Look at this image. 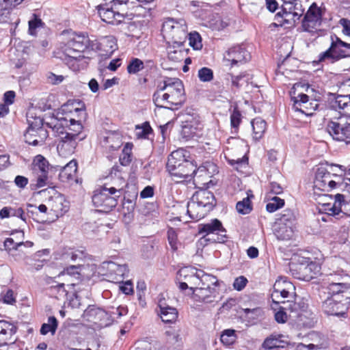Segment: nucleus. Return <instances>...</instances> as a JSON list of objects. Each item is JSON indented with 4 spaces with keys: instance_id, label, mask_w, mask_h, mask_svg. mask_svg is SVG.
Returning a JSON list of instances; mask_svg holds the SVG:
<instances>
[{
    "instance_id": "nucleus-20",
    "label": "nucleus",
    "mask_w": 350,
    "mask_h": 350,
    "mask_svg": "<svg viewBox=\"0 0 350 350\" xmlns=\"http://www.w3.org/2000/svg\"><path fill=\"white\" fill-rule=\"evenodd\" d=\"M293 108L295 111L301 112L306 116H312L319 107L317 99H309L305 94H299L297 96L292 97Z\"/></svg>"
},
{
    "instance_id": "nucleus-2",
    "label": "nucleus",
    "mask_w": 350,
    "mask_h": 350,
    "mask_svg": "<svg viewBox=\"0 0 350 350\" xmlns=\"http://www.w3.org/2000/svg\"><path fill=\"white\" fill-rule=\"evenodd\" d=\"M344 88H350V79L344 83ZM332 108L340 110V113L349 116L347 120L339 118L328 122L326 131L336 141L350 143V92L338 95L332 104Z\"/></svg>"
},
{
    "instance_id": "nucleus-6",
    "label": "nucleus",
    "mask_w": 350,
    "mask_h": 350,
    "mask_svg": "<svg viewBox=\"0 0 350 350\" xmlns=\"http://www.w3.org/2000/svg\"><path fill=\"white\" fill-rule=\"evenodd\" d=\"M188 157V152L184 149L173 151L169 156L167 169L174 182L187 181L196 173V166L187 159Z\"/></svg>"
},
{
    "instance_id": "nucleus-63",
    "label": "nucleus",
    "mask_w": 350,
    "mask_h": 350,
    "mask_svg": "<svg viewBox=\"0 0 350 350\" xmlns=\"http://www.w3.org/2000/svg\"><path fill=\"white\" fill-rule=\"evenodd\" d=\"M84 257L83 252L81 251H70L66 254V258H70L72 261H77V260H82Z\"/></svg>"
},
{
    "instance_id": "nucleus-34",
    "label": "nucleus",
    "mask_w": 350,
    "mask_h": 350,
    "mask_svg": "<svg viewBox=\"0 0 350 350\" xmlns=\"http://www.w3.org/2000/svg\"><path fill=\"white\" fill-rule=\"evenodd\" d=\"M226 80L231 83L232 87L239 88L250 80L249 75L245 72H241L238 75H234L231 73L226 75Z\"/></svg>"
},
{
    "instance_id": "nucleus-36",
    "label": "nucleus",
    "mask_w": 350,
    "mask_h": 350,
    "mask_svg": "<svg viewBox=\"0 0 350 350\" xmlns=\"http://www.w3.org/2000/svg\"><path fill=\"white\" fill-rule=\"evenodd\" d=\"M199 286L216 288L219 286V281L215 276L206 273L202 270H199Z\"/></svg>"
},
{
    "instance_id": "nucleus-16",
    "label": "nucleus",
    "mask_w": 350,
    "mask_h": 350,
    "mask_svg": "<svg viewBox=\"0 0 350 350\" xmlns=\"http://www.w3.org/2000/svg\"><path fill=\"white\" fill-rule=\"evenodd\" d=\"M42 120L35 119V123H29L25 134L26 142L32 146L41 145L47 137V131L42 126Z\"/></svg>"
},
{
    "instance_id": "nucleus-22",
    "label": "nucleus",
    "mask_w": 350,
    "mask_h": 350,
    "mask_svg": "<svg viewBox=\"0 0 350 350\" xmlns=\"http://www.w3.org/2000/svg\"><path fill=\"white\" fill-rule=\"evenodd\" d=\"M103 269L109 272L111 279L116 283H120L128 275L129 269L126 264L119 265L112 261H105L101 265Z\"/></svg>"
},
{
    "instance_id": "nucleus-26",
    "label": "nucleus",
    "mask_w": 350,
    "mask_h": 350,
    "mask_svg": "<svg viewBox=\"0 0 350 350\" xmlns=\"http://www.w3.org/2000/svg\"><path fill=\"white\" fill-rule=\"evenodd\" d=\"M193 298L205 303H212L218 295L216 288L198 286L192 293Z\"/></svg>"
},
{
    "instance_id": "nucleus-28",
    "label": "nucleus",
    "mask_w": 350,
    "mask_h": 350,
    "mask_svg": "<svg viewBox=\"0 0 350 350\" xmlns=\"http://www.w3.org/2000/svg\"><path fill=\"white\" fill-rule=\"evenodd\" d=\"M194 200L199 201L200 204H202L210 211L215 205V198L213 193L207 189H200L197 191L193 196Z\"/></svg>"
},
{
    "instance_id": "nucleus-38",
    "label": "nucleus",
    "mask_w": 350,
    "mask_h": 350,
    "mask_svg": "<svg viewBox=\"0 0 350 350\" xmlns=\"http://www.w3.org/2000/svg\"><path fill=\"white\" fill-rule=\"evenodd\" d=\"M79 105H83V107L81 110H83L85 113V104L81 101V100H73V101H68L66 105H64V107H66L67 109L66 110L69 111V113L67 115L66 118L68 119H71L72 117L75 118V119L78 120L77 115L79 113H78V109L79 108Z\"/></svg>"
},
{
    "instance_id": "nucleus-64",
    "label": "nucleus",
    "mask_w": 350,
    "mask_h": 350,
    "mask_svg": "<svg viewBox=\"0 0 350 350\" xmlns=\"http://www.w3.org/2000/svg\"><path fill=\"white\" fill-rule=\"evenodd\" d=\"M3 301L8 304H12L15 302L14 293L12 290H8L4 294L2 295Z\"/></svg>"
},
{
    "instance_id": "nucleus-4",
    "label": "nucleus",
    "mask_w": 350,
    "mask_h": 350,
    "mask_svg": "<svg viewBox=\"0 0 350 350\" xmlns=\"http://www.w3.org/2000/svg\"><path fill=\"white\" fill-rule=\"evenodd\" d=\"M185 100L183 83L177 78L165 79L163 85H159L153 94V101L157 107L170 109L182 105Z\"/></svg>"
},
{
    "instance_id": "nucleus-58",
    "label": "nucleus",
    "mask_w": 350,
    "mask_h": 350,
    "mask_svg": "<svg viewBox=\"0 0 350 350\" xmlns=\"http://www.w3.org/2000/svg\"><path fill=\"white\" fill-rule=\"evenodd\" d=\"M241 122V114L237 109H234L230 116V124L232 127L237 129Z\"/></svg>"
},
{
    "instance_id": "nucleus-41",
    "label": "nucleus",
    "mask_w": 350,
    "mask_h": 350,
    "mask_svg": "<svg viewBox=\"0 0 350 350\" xmlns=\"http://www.w3.org/2000/svg\"><path fill=\"white\" fill-rule=\"evenodd\" d=\"M58 322L55 317H50L46 323H43L40 328V334L46 335L51 332L53 335L55 333Z\"/></svg>"
},
{
    "instance_id": "nucleus-29",
    "label": "nucleus",
    "mask_w": 350,
    "mask_h": 350,
    "mask_svg": "<svg viewBox=\"0 0 350 350\" xmlns=\"http://www.w3.org/2000/svg\"><path fill=\"white\" fill-rule=\"evenodd\" d=\"M16 327L10 322L0 319V347L7 345L16 333Z\"/></svg>"
},
{
    "instance_id": "nucleus-33",
    "label": "nucleus",
    "mask_w": 350,
    "mask_h": 350,
    "mask_svg": "<svg viewBox=\"0 0 350 350\" xmlns=\"http://www.w3.org/2000/svg\"><path fill=\"white\" fill-rule=\"evenodd\" d=\"M253 128V139L258 141L261 139L266 130L267 123L260 118H256L252 121Z\"/></svg>"
},
{
    "instance_id": "nucleus-54",
    "label": "nucleus",
    "mask_w": 350,
    "mask_h": 350,
    "mask_svg": "<svg viewBox=\"0 0 350 350\" xmlns=\"http://www.w3.org/2000/svg\"><path fill=\"white\" fill-rule=\"evenodd\" d=\"M198 77L202 82H209L213 79V72L209 68L203 67L198 70Z\"/></svg>"
},
{
    "instance_id": "nucleus-24",
    "label": "nucleus",
    "mask_w": 350,
    "mask_h": 350,
    "mask_svg": "<svg viewBox=\"0 0 350 350\" xmlns=\"http://www.w3.org/2000/svg\"><path fill=\"white\" fill-rule=\"evenodd\" d=\"M347 304L336 299L328 297L323 302L322 308L328 315L342 316L345 314Z\"/></svg>"
},
{
    "instance_id": "nucleus-31",
    "label": "nucleus",
    "mask_w": 350,
    "mask_h": 350,
    "mask_svg": "<svg viewBox=\"0 0 350 350\" xmlns=\"http://www.w3.org/2000/svg\"><path fill=\"white\" fill-rule=\"evenodd\" d=\"M107 315V314L104 310L96 308L94 306H89L87 309L84 310L83 314V317L90 322L101 321L104 319Z\"/></svg>"
},
{
    "instance_id": "nucleus-30",
    "label": "nucleus",
    "mask_w": 350,
    "mask_h": 350,
    "mask_svg": "<svg viewBox=\"0 0 350 350\" xmlns=\"http://www.w3.org/2000/svg\"><path fill=\"white\" fill-rule=\"evenodd\" d=\"M295 228V227L275 222L274 226V234L279 240H290L294 235Z\"/></svg>"
},
{
    "instance_id": "nucleus-56",
    "label": "nucleus",
    "mask_w": 350,
    "mask_h": 350,
    "mask_svg": "<svg viewBox=\"0 0 350 350\" xmlns=\"http://www.w3.org/2000/svg\"><path fill=\"white\" fill-rule=\"evenodd\" d=\"M248 281L245 276H239L235 278L233 282V287L238 291H242L247 285Z\"/></svg>"
},
{
    "instance_id": "nucleus-43",
    "label": "nucleus",
    "mask_w": 350,
    "mask_h": 350,
    "mask_svg": "<svg viewBox=\"0 0 350 350\" xmlns=\"http://www.w3.org/2000/svg\"><path fill=\"white\" fill-rule=\"evenodd\" d=\"M221 342L226 346L234 344L237 340L235 330L232 329H225L222 332L220 337Z\"/></svg>"
},
{
    "instance_id": "nucleus-53",
    "label": "nucleus",
    "mask_w": 350,
    "mask_h": 350,
    "mask_svg": "<svg viewBox=\"0 0 350 350\" xmlns=\"http://www.w3.org/2000/svg\"><path fill=\"white\" fill-rule=\"evenodd\" d=\"M152 132V129L148 122H145L142 126H136V135L138 138H148Z\"/></svg>"
},
{
    "instance_id": "nucleus-60",
    "label": "nucleus",
    "mask_w": 350,
    "mask_h": 350,
    "mask_svg": "<svg viewBox=\"0 0 350 350\" xmlns=\"http://www.w3.org/2000/svg\"><path fill=\"white\" fill-rule=\"evenodd\" d=\"M23 245V242L15 243L12 238H7L4 241V247L7 250H18V248Z\"/></svg>"
},
{
    "instance_id": "nucleus-7",
    "label": "nucleus",
    "mask_w": 350,
    "mask_h": 350,
    "mask_svg": "<svg viewBox=\"0 0 350 350\" xmlns=\"http://www.w3.org/2000/svg\"><path fill=\"white\" fill-rule=\"evenodd\" d=\"M295 286L286 277L279 278L273 285V291L271 293V299L273 303L282 304V308L288 310L291 313L297 314L298 309L304 310L307 308V304L300 300L293 301H285L286 298L293 297L295 293Z\"/></svg>"
},
{
    "instance_id": "nucleus-8",
    "label": "nucleus",
    "mask_w": 350,
    "mask_h": 350,
    "mask_svg": "<svg viewBox=\"0 0 350 350\" xmlns=\"http://www.w3.org/2000/svg\"><path fill=\"white\" fill-rule=\"evenodd\" d=\"M161 33L169 43L183 44L188 35L186 22L183 19L167 18L163 23Z\"/></svg>"
},
{
    "instance_id": "nucleus-23",
    "label": "nucleus",
    "mask_w": 350,
    "mask_h": 350,
    "mask_svg": "<svg viewBox=\"0 0 350 350\" xmlns=\"http://www.w3.org/2000/svg\"><path fill=\"white\" fill-rule=\"evenodd\" d=\"M250 59V53L241 46L229 49L224 55V59L230 62L231 66L243 64Z\"/></svg>"
},
{
    "instance_id": "nucleus-1",
    "label": "nucleus",
    "mask_w": 350,
    "mask_h": 350,
    "mask_svg": "<svg viewBox=\"0 0 350 350\" xmlns=\"http://www.w3.org/2000/svg\"><path fill=\"white\" fill-rule=\"evenodd\" d=\"M116 40L113 36H105L92 40L83 32L64 31L58 44L59 58L72 71L79 72L87 68L90 58L83 53L87 50L98 51L101 55L110 56L116 49Z\"/></svg>"
},
{
    "instance_id": "nucleus-15",
    "label": "nucleus",
    "mask_w": 350,
    "mask_h": 350,
    "mask_svg": "<svg viewBox=\"0 0 350 350\" xmlns=\"http://www.w3.org/2000/svg\"><path fill=\"white\" fill-rule=\"evenodd\" d=\"M226 232L221 222L217 219H212L206 224H200L198 226V234L202 235V238L209 235H215L216 238L211 239L215 242H224L226 238ZM208 240H211V238H208Z\"/></svg>"
},
{
    "instance_id": "nucleus-50",
    "label": "nucleus",
    "mask_w": 350,
    "mask_h": 350,
    "mask_svg": "<svg viewBox=\"0 0 350 350\" xmlns=\"http://www.w3.org/2000/svg\"><path fill=\"white\" fill-rule=\"evenodd\" d=\"M12 8L10 7L4 0H0V23H6L10 18Z\"/></svg>"
},
{
    "instance_id": "nucleus-40",
    "label": "nucleus",
    "mask_w": 350,
    "mask_h": 350,
    "mask_svg": "<svg viewBox=\"0 0 350 350\" xmlns=\"http://www.w3.org/2000/svg\"><path fill=\"white\" fill-rule=\"evenodd\" d=\"M296 217L293 211L286 209L283 211L280 218L278 219L277 223L281 224H286L290 226L295 227Z\"/></svg>"
},
{
    "instance_id": "nucleus-61",
    "label": "nucleus",
    "mask_w": 350,
    "mask_h": 350,
    "mask_svg": "<svg viewBox=\"0 0 350 350\" xmlns=\"http://www.w3.org/2000/svg\"><path fill=\"white\" fill-rule=\"evenodd\" d=\"M121 283L122 284L120 285L119 288L123 293L125 295H131L133 293V284L130 280L125 282L122 281Z\"/></svg>"
},
{
    "instance_id": "nucleus-52",
    "label": "nucleus",
    "mask_w": 350,
    "mask_h": 350,
    "mask_svg": "<svg viewBox=\"0 0 350 350\" xmlns=\"http://www.w3.org/2000/svg\"><path fill=\"white\" fill-rule=\"evenodd\" d=\"M44 23L42 20L38 18L36 14L32 15V18L29 21V33L32 36L36 34V29L42 27Z\"/></svg>"
},
{
    "instance_id": "nucleus-59",
    "label": "nucleus",
    "mask_w": 350,
    "mask_h": 350,
    "mask_svg": "<svg viewBox=\"0 0 350 350\" xmlns=\"http://www.w3.org/2000/svg\"><path fill=\"white\" fill-rule=\"evenodd\" d=\"M46 79L49 83L53 85H57L64 81V77L63 75H57L53 72H49L46 75Z\"/></svg>"
},
{
    "instance_id": "nucleus-55",
    "label": "nucleus",
    "mask_w": 350,
    "mask_h": 350,
    "mask_svg": "<svg viewBox=\"0 0 350 350\" xmlns=\"http://www.w3.org/2000/svg\"><path fill=\"white\" fill-rule=\"evenodd\" d=\"M280 341L275 336H271L263 342L262 347L267 349H271L280 347Z\"/></svg>"
},
{
    "instance_id": "nucleus-12",
    "label": "nucleus",
    "mask_w": 350,
    "mask_h": 350,
    "mask_svg": "<svg viewBox=\"0 0 350 350\" xmlns=\"http://www.w3.org/2000/svg\"><path fill=\"white\" fill-rule=\"evenodd\" d=\"M52 129L57 136L59 137L57 146L59 154L66 157L74 153L77 142L81 140V139L69 135L68 132L64 127L59 126L58 124H55Z\"/></svg>"
},
{
    "instance_id": "nucleus-19",
    "label": "nucleus",
    "mask_w": 350,
    "mask_h": 350,
    "mask_svg": "<svg viewBox=\"0 0 350 350\" xmlns=\"http://www.w3.org/2000/svg\"><path fill=\"white\" fill-rule=\"evenodd\" d=\"M342 278L333 280L327 286L328 293L330 297L348 303L350 299V284L342 282Z\"/></svg>"
},
{
    "instance_id": "nucleus-9",
    "label": "nucleus",
    "mask_w": 350,
    "mask_h": 350,
    "mask_svg": "<svg viewBox=\"0 0 350 350\" xmlns=\"http://www.w3.org/2000/svg\"><path fill=\"white\" fill-rule=\"evenodd\" d=\"M126 2L127 0H111L100 3L96 7L99 16L108 24L121 23L124 19V14L120 12V7Z\"/></svg>"
},
{
    "instance_id": "nucleus-48",
    "label": "nucleus",
    "mask_w": 350,
    "mask_h": 350,
    "mask_svg": "<svg viewBox=\"0 0 350 350\" xmlns=\"http://www.w3.org/2000/svg\"><path fill=\"white\" fill-rule=\"evenodd\" d=\"M189 44L195 50H199L202 47L200 35L196 32H191L187 35Z\"/></svg>"
},
{
    "instance_id": "nucleus-13",
    "label": "nucleus",
    "mask_w": 350,
    "mask_h": 350,
    "mask_svg": "<svg viewBox=\"0 0 350 350\" xmlns=\"http://www.w3.org/2000/svg\"><path fill=\"white\" fill-rule=\"evenodd\" d=\"M321 267L315 262L305 263H292L290 265L291 275L298 280L310 281L316 278L320 273Z\"/></svg>"
},
{
    "instance_id": "nucleus-27",
    "label": "nucleus",
    "mask_w": 350,
    "mask_h": 350,
    "mask_svg": "<svg viewBox=\"0 0 350 350\" xmlns=\"http://www.w3.org/2000/svg\"><path fill=\"white\" fill-rule=\"evenodd\" d=\"M208 212L209 210L200 204L199 201L194 200L193 197L187 202V213L192 219L199 220L204 218Z\"/></svg>"
},
{
    "instance_id": "nucleus-39",
    "label": "nucleus",
    "mask_w": 350,
    "mask_h": 350,
    "mask_svg": "<svg viewBox=\"0 0 350 350\" xmlns=\"http://www.w3.org/2000/svg\"><path fill=\"white\" fill-rule=\"evenodd\" d=\"M33 171L36 174L48 173L49 165L47 160L42 155H37L33 160Z\"/></svg>"
},
{
    "instance_id": "nucleus-46",
    "label": "nucleus",
    "mask_w": 350,
    "mask_h": 350,
    "mask_svg": "<svg viewBox=\"0 0 350 350\" xmlns=\"http://www.w3.org/2000/svg\"><path fill=\"white\" fill-rule=\"evenodd\" d=\"M183 44H177V51L167 49V56L170 60L178 62H181L185 57V50L183 49Z\"/></svg>"
},
{
    "instance_id": "nucleus-37",
    "label": "nucleus",
    "mask_w": 350,
    "mask_h": 350,
    "mask_svg": "<svg viewBox=\"0 0 350 350\" xmlns=\"http://www.w3.org/2000/svg\"><path fill=\"white\" fill-rule=\"evenodd\" d=\"M52 203L51 211H53L57 217L62 215L68 211L67 203L64 201L62 196H57L51 200Z\"/></svg>"
},
{
    "instance_id": "nucleus-14",
    "label": "nucleus",
    "mask_w": 350,
    "mask_h": 350,
    "mask_svg": "<svg viewBox=\"0 0 350 350\" xmlns=\"http://www.w3.org/2000/svg\"><path fill=\"white\" fill-rule=\"evenodd\" d=\"M199 270L193 267L181 268L178 271L176 275V280L179 283V288L181 290L189 288L191 293H193L199 286Z\"/></svg>"
},
{
    "instance_id": "nucleus-57",
    "label": "nucleus",
    "mask_w": 350,
    "mask_h": 350,
    "mask_svg": "<svg viewBox=\"0 0 350 350\" xmlns=\"http://www.w3.org/2000/svg\"><path fill=\"white\" fill-rule=\"evenodd\" d=\"M37 175V180L36 183V188H41L43 187H45L48 185L49 181V177H48V173H41V174H36Z\"/></svg>"
},
{
    "instance_id": "nucleus-17",
    "label": "nucleus",
    "mask_w": 350,
    "mask_h": 350,
    "mask_svg": "<svg viewBox=\"0 0 350 350\" xmlns=\"http://www.w3.org/2000/svg\"><path fill=\"white\" fill-rule=\"evenodd\" d=\"M80 107L78 109L77 117L78 120L75 119V118L72 117L71 119H68L67 118H64L59 119L57 121L55 124H58L59 126H62L65 129L68 128V129L70 131L68 132L69 135L75 136L76 138H79V135L81 133L83 130V124L82 122L85 120L86 113H85L83 110H81L83 105H79Z\"/></svg>"
},
{
    "instance_id": "nucleus-3",
    "label": "nucleus",
    "mask_w": 350,
    "mask_h": 350,
    "mask_svg": "<svg viewBox=\"0 0 350 350\" xmlns=\"http://www.w3.org/2000/svg\"><path fill=\"white\" fill-rule=\"evenodd\" d=\"M343 172L345 169L342 165L319 166L315 172L314 188L325 191L338 187L350 193V177L345 176L342 178Z\"/></svg>"
},
{
    "instance_id": "nucleus-32",
    "label": "nucleus",
    "mask_w": 350,
    "mask_h": 350,
    "mask_svg": "<svg viewBox=\"0 0 350 350\" xmlns=\"http://www.w3.org/2000/svg\"><path fill=\"white\" fill-rule=\"evenodd\" d=\"M77 171V163L75 160H72L62 168L59 178L63 182L72 180L75 177Z\"/></svg>"
},
{
    "instance_id": "nucleus-44",
    "label": "nucleus",
    "mask_w": 350,
    "mask_h": 350,
    "mask_svg": "<svg viewBox=\"0 0 350 350\" xmlns=\"http://www.w3.org/2000/svg\"><path fill=\"white\" fill-rule=\"evenodd\" d=\"M133 144L130 143L126 144L122 153L120 156V162L122 165L126 166L131 161Z\"/></svg>"
},
{
    "instance_id": "nucleus-21",
    "label": "nucleus",
    "mask_w": 350,
    "mask_h": 350,
    "mask_svg": "<svg viewBox=\"0 0 350 350\" xmlns=\"http://www.w3.org/2000/svg\"><path fill=\"white\" fill-rule=\"evenodd\" d=\"M157 310V314L160 317L162 321L165 323H173L178 318V311L176 308L169 306L163 295H159L158 298Z\"/></svg>"
},
{
    "instance_id": "nucleus-49",
    "label": "nucleus",
    "mask_w": 350,
    "mask_h": 350,
    "mask_svg": "<svg viewBox=\"0 0 350 350\" xmlns=\"http://www.w3.org/2000/svg\"><path fill=\"white\" fill-rule=\"evenodd\" d=\"M144 68V62L138 58H133L127 66L129 74H136Z\"/></svg>"
},
{
    "instance_id": "nucleus-45",
    "label": "nucleus",
    "mask_w": 350,
    "mask_h": 350,
    "mask_svg": "<svg viewBox=\"0 0 350 350\" xmlns=\"http://www.w3.org/2000/svg\"><path fill=\"white\" fill-rule=\"evenodd\" d=\"M236 208L240 214L246 215L250 213L252 210V206L249 196L244 198L243 200L238 202L236 205Z\"/></svg>"
},
{
    "instance_id": "nucleus-10",
    "label": "nucleus",
    "mask_w": 350,
    "mask_h": 350,
    "mask_svg": "<svg viewBox=\"0 0 350 350\" xmlns=\"http://www.w3.org/2000/svg\"><path fill=\"white\" fill-rule=\"evenodd\" d=\"M329 48L319 55V62L333 64L342 58L350 57V44L342 41L336 36H331Z\"/></svg>"
},
{
    "instance_id": "nucleus-42",
    "label": "nucleus",
    "mask_w": 350,
    "mask_h": 350,
    "mask_svg": "<svg viewBox=\"0 0 350 350\" xmlns=\"http://www.w3.org/2000/svg\"><path fill=\"white\" fill-rule=\"evenodd\" d=\"M199 129L197 126H195L191 123L187 122L183 126L182 135L186 139L193 138L194 137H198Z\"/></svg>"
},
{
    "instance_id": "nucleus-51",
    "label": "nucleus",
    "mask_w": 350,
    "mask_h": 350,
    "mask_svg": "<svg viewBox=\"0 0 350 350\" xmlns=\"http://www.w3.org/2000/svg\"><path fill=\"white\" fill-rule=\"evenodd\" d=\"M167 239L169 244L173 251L178 250L180 245L178 241V234L175 229L170 228L167 230Z\"/></svg>"
},
{
    "instance_id": "nucleus-47",
    "label": "nucleus",
    "mask_w": 350,
    "mask_h": 350,
    "mask_svg": "<svg viewBox=\"0 0 350 350\" xmlns=\"http://www.w3.org/2000/svg\"><path fill=\"white\" fill-rule=\"evenodd\" d=\"M284 205V200L278 197H273L266 205V209L269 213H273L279 208L283 207Z\"/></svg>"
},
{
    "instance_id": "nucleus-11",
    "label": "nucleus",
    "mask_w": 350,
    "mask_h": 350,
    "mask_svg": "<svg viewBox=\"0 0 350 350\" xmlns=\"http://www.w3.org/2000/svg\"><path fill=\"white\" fill-rule=\"evenodd\" d=\"M305 8L300 0H293L283 3L282 12L276 14L275 18L278 23L282 24H292L299 20L304 14Z\"/></svg>"
},
{
    "instance_id": "nucleus-25",
    "label": "nucleus",
    "mask_w": 350,
    "mask_h": 350,
    "mask_svg": "<svg viewBox=\"0 0 350 350\" xmlns=\"http://www.w3.org/2000/svg\"><path fill=\"white\" fill-rule=\"evenodd\" d=\"M334 202L332 208H329L330 214L333 215H350V200L346 202L345 196L340 193H336L334 196Z\"/></svg>"
},
{
    "instance_id": "nucleus-5",
    "label": "nucleus",
    "mask_w": 350,
    "mask_h": 350,
    "mask_svg": "<svg viewBox=\"0 0 350 350\" xmlns=\"http://www.w3.org/2000/svg\"><path fill=\"white\" fill-rule=\"evenodd\" d=\"M125 181L117 178L110 184L106 183L103 187L94 191L92 202L100 212L107 213L117 205L118 198L121 195Z\"/></svg>"
},
{
    "instance_id": "nucleus-62",
    "label": "nucleus",
    "mask_w": 350,
    "mask_h": 350,
    "mask_svg": "<svg viewBox=\"0 0 350 350\" xmlns=\"http://www.w3.org/2000/svg\"><path fill=\"white\" fill-rule=\"evenodd\" d=\"M14 183L17 187L24 189L28 185L29 180L25 176L18 175L15 177Z\"/></svg>"
},
{
    "instance_id": "nucleus-18",
    "label": "nucleus",
    "mask_w": 350,
    "mask_h": 350,
    "mask_svg": "<svg viewBox=\"0 0 350 350\" xmlns=\"http://www.w3.org/2000/svg\"><path fill=\"white\" fill-rule=\"evenodd\" d=\"M324 10L313 3L308 8L302 21V26L305 31H311L321 26Z\"/></svg>"
},
{
    "instance_id": "nucleus-35",
    "label": "nucleus",
    "mask_w": 350,
    "mask_h": 350,
    "mask_svg": "<svg viewBox=\"0 0 350 350\" xmlns=\"http://www.w3.org/2000/svg\"><path fill=\"white\" fill-rule=\"evenodd\" d=\"M282 306L280 307V310L275 314V319L278 323H283L287 320L288 315L292 319H300L303 316V312H306V308L304 310H299L297 314L291 313L289 310L283 309Z\"/></svg>"
}]
</instances>
